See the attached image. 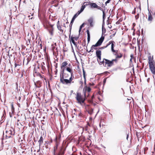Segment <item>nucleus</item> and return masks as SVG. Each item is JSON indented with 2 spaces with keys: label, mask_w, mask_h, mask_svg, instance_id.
Segmentation results:
<instances>
[{
  "label": "nucleus",
  "mask_w": 155,
  "mask_h": 155,
  "mask_svg": "<svg viewBox=\"0 0 155 155\" xmlns=\"http://www.w3.org/2000/svg\"><path fill=\"white\" fill-rule=\"evenodd\" d=\"M87 124V125H89V126H90V125L89 123H88Z\"/></svg>",
  "instance_id": "nucleus-57"
},
{
  "label": "nucleus",
  "mask_w": 155,
  "mask_h": 155,
  "mask_svg": "<svg viewBox=\"0 0 155 155\" xmlns=\"http://www.w3.org/2000/svg\"><path fill=\"white\" fill-rule=\"evenodd\" d=\"M73 38H74V39L76 41H77L78 38V37H73Z\"/></svg>",
  "instance_id": "nucleus-40"
},
{
  "label": "nucleus",
  "mask_w": 155,
  "mask_h": 155,
  "mask_svg": "<svg viewBox=\"0 0 155 155\" xmlns=\"http://www.w3.org/2000/svg\"><path fill=\"white\" fill-rule=\"evenodd\" d=\"M66 70L70 73L71 74V76L72 77L73 76V72H72L71 69L67 67L66 68Z\"/></svg>",
  "instance_id": "nucleus-21"
},
{
  "label": "nucleus",
  "mask_w": 155,
  "mask_h": 155,
  "mask_svg": "<svg viewBox=\"0 0 155 155\" xmlns=\"http://www.w3.org/2000/svg\"><path fill=\"white\" fill-rule=\"evenodd\" d=\"M83 77L84 78V79H85V71L84 69H83Z\"/></svg>",
  "instance_id": "nucleus-34"
},
{
  "label": "nucleus",
  "mask_w": 155,
  "mask_h": 155,
  "mask_svg": "<svg viewBox=\"0 0 155 155\" xmlns=\"http://www.w3.org/2000/svg\"><path fill=\"white\" fill-rule=\"evenodd\" d=\"M40 146H39V149L37 151V152H38L39 151H40Z\"/></svg>",
  "instance_id": "nucleus-46"
},
{
  "label": "nucleus",
  "mask_w": 155,
  "mask_h": 155,
  "mask_svg": "<svg viewBox=\"0 0 155 155\" xmlns=\"http://www.w3.org/2000/svg\"><path fill=\"white\" fill-rule=\"evenodd\" d=\"M133 55H132V54H131V55H130V57H131V58H133Z\"/></svg>",
  "instance_id": "nucleus-50"
},
{
  "label": "nucleus",
  "mask_w": 155,
  "mask_h": 155,
  "mask_svg": "<svg viewBox=\"0 0 155 155\" xmlns=\"http://www.w3.org/2000/svg\"><path fill=\"white\" fill-rule=\"evenodd\" d=\"M85 8V6H84L83 5H82L80 10H79L78 11V13L80 14L81 12H82L83 11V10H84Z\"/></svg>",
  "instance_id": "nucleus-25"
},
{
  "label": "nucleus",
  "mask_w": 155,
  "mask_h": 155,
  "mask_svg": "<svg viewBox=\"0 0 155 155\" xmlns=\"http://www.w3.org/2000/svg\"><path fill=\"white\" fill-rule=\"evenodd\" d=\"M11 108L12 113H13L15 111V109L13 104H12L11 105Z\"/></svg>",
  "instance_id": "nucleus-32"
},
{
  "label": "nucleus",
  "mask_w": 155,
  "mask_h": 155,
  "mask_svg": "<svg viewBox=\"0 0 155 155\" xmlns=\"http://www.w3.org/2000/svg\"><path fill=\"white\" fill-rule=\"evenodd\" d=\"M72 77L71 76L69 79L60 78V79L61 82L62 84L67 85H70L72 82L73 83V81L72 82Z\"/></svg>",
  "instance_id": "nucleus-2"
},
{
  "label": "nucleus",
  "mask_w": 155,
  "mask_h": 155,
  "mask_svg": "<svg viewBox=\"0 0 155 155\" xmlns=\"http://www.w3.org/2000/svg\"><path fill=\"white\" fill-rule=\"evenodd\" d=\"M117 58L116 57L115 59H113L111 61L113 62V64L114 63V62H115L116 63H117Z\"/></svg>",
  "instance_id": "nucleus-30"
},
{
  "label": "nucleus",
  "mask_w": 155,
  "mask_h": 155,
  "mask_svg": "<svg viewBox=\"0 0 155 155\" xmlns=\"http://www.w3.org/2000/svg\"><path fill=\"white\" fill-rule=\"evenodd\" d=\"M136 135H137V136H138V134H136Z\"/></svg>",
  "instance_id": "nucleus-59"
},
{
  "label": "nucleus",
  "mask_w": 155,
  "mask_h": 155,
  "mask_svg": "<svg viewBox=\"0 0 155 155\" xmlns=\"http://www.w3.org/2000/svg\"><path fill=\"white\" fill-rule=\"evenodd\" d=\"M15 134V131L13 128H11L8 130L6 131L5 137L7 138H9L11 137V135H14Z\"/></svg>",
  "instance_id": "nucleus-4"
},
{
  "label": "nucleus",
  "mask_w": 155,
  "mask_h": 155,
  "mask_svg": "<svg viewBox=\"0 0 155 155\" xmlns=\"http://www.w3.org/2000/svg\"><path fill=\"white\" fill-rule=\"evenodd\" d=\"M105 48H104V47H101V48H100V49H104Z\"/></svg>",
  "instance_id": "nucleus-48"
},
{
  "label": "nucleus",
  "mask_w": 155,
  "mask_h": 155,
  "mask_svg": "<svg viewBox=\"0 0 155 155\" xmlns=\"http://www.w3.org/2000/svg\"><path fill=\"white\" fill-rule=\"evenodd\" d=\"M62 70L61 71V74H64V70H65V68H62V69H61Z\"/></svg>",
  "instance_id": "nucleus-38"
},
{
  "label": "nucleus",
  "mask_w": 155,
  "mask_h": 155,
  "mask_svg": "<svg viewBox=\"0 0 155 155\" xmlns=\"http://www.w3.org/2000/svg\"><path fill=\"white\" fill-rule=\"evenodd\" d=\"M94 97V95H92V97L93 98Z\"/></svg>",
  "instance_id": "nucleus-55"
},
{
  "label": "nucleus",
  "mask_w": 155,
  "mask_h": 155,
  "mask_svg": "<svg viewBox=\"0 0 155 155\" xmlns=\"http://www.w3.org/2000/svg\"><path fill=\"white\" fill-rule=\"evenodd\" d=\"M64 153V152H60L58 155H63Z\"/></svg>",
  "instance_id": "nucleus-43"
},
{
  "label": "nucleus",
  "mask_w": 155,
  "mask_h": 155,
  "mask_svg": "<svg viewBox=\"0 0 155 155\" xmlns=\"http://www.w3.org/2000/svg\"><path fill=\"white\" fill-rule=\"evenodd\" d=\"M88 21L91 27H93L94 26L93 18H91L88 20Z\"/></svg>",
  "instance_id": "nucleus-10"
},
{
  "label": "nucleus",
  "mask_w": 155,
  "mask_h": 155,
  "mask_svg": "<svg viewBox=\"0 0 155 155\" xmlns=\"http://www.w3.org/2000/svg\"><path fill=\"white\" fill-rule=\"evenodd\" d=\"M149 12L148 13V20L149 21H151L153 20V17H152V15L150 13L149 10L148 9Z\"/></svg>",
  "instance_id": "nucleus-16"
},
{
  "label": "nucleus",
  "mask_w": 155,
  "mask_h": 155,
  "mask_svg": "<svg viewBox=\"0 0 155 155\" xmlns=\"http://www.w3.org/2000/svg\"><path fill=\"white\" fill-rule=\"evenodd\" d=\"M8 55H9V52L8 53Z\"/></svg>",
  "instance_id": "nucleus-64"
},
{
  "label": "nucleus",
  "mask_w": 155,
  "mask_h": 155,
  "mask_svg": "<svg viewBox=\"0 0 155 155\" xmlns=\"http://www.w3.org/2000/svg\"><path fill=\"white\" fill-rule=\"evenodd\" d=\"M41 82L39 81H37L36 82H34V84L35 87H36L39 88L41 87Z\"/></svg>",
  "instance_id": "nucleus-12"
},
{
  "label": "nucleus",
  "mask_w": 155,
  "mask_h": 155,
  "mask_svg": "<svg viewBox=\"0 0 155 155\" xmlns=\"http://www.w3.org/2000/svg\"><path fill=\"white\" fill-rule=\"evenodd\" d=\"M69 74L66 73L63 74L62 76L61 75L60 78L69 79Z\"/></svg>",
  "instance_id": "nucleus-11"
},
{
  "label": "nucleus",
  "mask_w": 155,
  "mask_h": 155,
  "mask_svg": "<svg viewBox=\"0 0 155 155\" xmlns=\"http://www.w3.org/2000/svg\"><path fill=\"white\" fill-rule=\"evenodd\" d=\"M71 33H70L69 35V38H70V41L71 42H72V43L75 46H77V45L76 43L74 41V38H73V36H71V37L70 36Z\"/></svg>",
  "instance_id": "nucleus-14"
},
{
  "label": "nucleus",
  "mask_w": 155,
  "mask_h": 155,
  "mask_svg": "<svg viewBox=\"0 0 155 155\" xmlns=\"http://www.w3.org/2000/svg\"><path fill=\"white\" fill-rule=\"evenodd\" d=\"M90 8H96L103 11H105L101 7L98 6L95 3H91L90 4Z\"/></svg>",
  "instance_id": "nucleus-6"
},
{
  "label": "nucleus",
  "mask_w": 155,
  "mask_h": 155,
  "mask_svg": "<svg viewBox=\"0 0 155 155\" xmlns=\"http://www.w3.org/2000/svg\"><path fill=\"white\" fill-rule=\"evenodd\" d=\"M74 111H75V112H73V114H74L75 116H76V112L77 111H76L75 110V109H74ZM72 113H73V112H72Z\"/></svg>",
  "instance_id": "nucleus-42"
},
{
  "label": "nucleus",
  "mask_w": 155,
  "mask_h": 155,
  "mask_svg": "<svg viewBox=\"0 0 155 155\" xmlns=\"http://www.w3.org/2000/svg\"><path fill=\"white\" fill-rule=\"evenodd\" d=\"M93 49H97V48H96L95 47H94V48H93ZM93 50H92V51H93Z\"/></svg>",
  "instance_id": "nucleus-51"
},
{
  "label": "nucleus",
  "mask_w": 155,
  "mask_h": 155,
  "mask_svg": "<svg viewBox=\"0 0 155 155\" xmlns=\"http://www.w3.org/2000/svg\"><path fill=\"white\" fill-rule=\"evenodd\" d=\"M105 59L104 58L103 60H102L101 59V58H100V59H99V58H98L97 61L100 65H102L103 64V65H104V62L105 61Z\"/></svg>",
  "instance_id": "nucleus-17"
},
{
  "label": "nucleus",
  "mask_w": 155,
  "mask_h": 155,
  "mask_svg": "<svg viewBox=\"0 0 155 155\" xmlns=\"http://www.w3.org/2000/svg\"><path fill=\"white\" fill-rule=\"evenodd\" d=\"M87 41L88 42H89L90 41V33L89 31L88 30H87Z\"/></svg>",
  "instance_id": "nucleus-26"
},
{
  "label": "nucleus",
  "mask_w": 155,
  "mask_h": 155,
  "mask_svg": "<svg viewBox=\"0 0 155 155\" xmlns=\"http://www.w3.org/2000/svg\"><path fill=\"white\" fill-rule=\"evenodd\" d=\"M128 134H127V139L128 138Z\"/></svg>",
  "instance_id": "nucleus-52"
},
{
  "label": "nucleus",
  "mask_w": 155,
  "mask_h": 155,
  "mask_svg": "<svg viewBox=\"0 0 155 155\" xmlns=\"http://www.w3.org/2000/svg\"><path fill=\"white\" fill-rule=\"evenodd\" d=\"M43 138L42 136H41L39 140L38 141V142L39 143V146H40V147L41 145L42 144L43 142Z\"/></svg>",
  "instance_id": "nucleus-20"
},
{
  "label": "nucleus",
  "mask_w": 155,
  "mask_h": 155,
  "mask_svg": "<svg viewBox=\"0 0 155 155\" xmlns=\"http://www.w3.org/2000/svg\"><path fill=\"white\" fill-rule=\"evenodd\" d=\"M43 118H45V117H43Z\"/></svg>",
  "instance_id": "nucleus-63"
},
{
  "label": "nucleus",
  "mask_w": 155,
  "mask_h": 155,
  "mask_svg": "<svg viewBox=\"0 0 155 155\" xmlns=\"http://www.w3.org/2000/svg\"><path fill=\"white\" fill-rule=\"evenodd\" d=\"M73 91H71V92H73Z\"/></svg>",
  "instance_id": "nucleus-62"
},
{
  "label": "nucleus",
  "mask_w": 155,
  "mask_h": 155,
  "mask_svg": "<svg viewBox=\"0 0 155 155\" xmlns=\"http://www.w3.org/2000/svg\"><path fill=\"white\" fill-rule=\"evenodd\" d=\"M84 79V84H86V78H85V79Z\"/></svg>",
  "instance_id": "nucleus-45"
},
{
  "label": "nucleus",
  "mask_w": 155,
  "mask_h": 155,
  "mask_svg": "<svg viewBox=\"0 0 155 155\" xmlns=\"http://www.w3.org/2000/svg\"><path fill=\"white\" fill-rule=\"evenodd\" d=\"M116 24H118V22L117 21V22H116Z\"/></svg>",
  "instance_id": "nucleus-54"
},
{
  "label": "nucleus",
  "mask_w": 155,
  "mask_h": 155,
  "mask_svg": "<svg viewBox=\"0 0 155 155\" xmlns=\"http://www.w3.org/2000/svg\"><path fill=\"white\" fill-rule=\"evenodd\" d=\"M115 55L116 56V58L117 59L120 58L122 56V54L121 53H119L118 54L116 53L115 54Z\"/></svg>",
  "instance_id": "nucleus-24"
},
{
  "label": "nucleus",
  "mask_w": 155,
  "mask_h": 155,
  "mask_svg": "<svg viewBox=\"0 0 155 155\" xmlns=\"http://www.w3.org/2000/svg\"><path fill=\"white\" fill-rule=\"evenodd\" d=\"M110 1L111 0H107L105 3V5H107V4L109 3Z\"/></svg>",
  "instance_id": "nucleus-39"
},
{
  "label": "nucleus",
  "mask_w": 155,
  "mask_h": 155,
  "mask_svg": "<svg viewBox=\"0 0 155 155\" xmlns=\"http://www.w3.org/2000/svg\"><path fill=\"white\" fill-rule=\"evenodd\" d=\"M89 95V94H88L87 96H88Z\"/></svg>",
  "instance_id": "nucleus-61"
},
{
  "label": "nucleus",
  "mask_w": 155,
  "mask_h": 155,
  "mask_svg": "<svg viewBox=\"0 0 155 155\" xmlns=\"http://www.w3.org/2000/svg\"><path fill=\"white\" fill-rule=\"evenodd\" d=\"M136 135H137V136H138V134H136Z\"/></svg>",
  "instance_id": "nucleus-60"
},
{
  "label": "nucleus",
  "mask_w": 155,
  "mask_h": 155,
  "mask_svg": "<svg viewBox=\"0 0 155 155\" xmlns=\"http://www.w3.org/2000/svg\"><path fill=\"white\" fill-rule=\"evenodd\" d=\"M80 14H79L78 13V12L77 13H76V14H75L74 15V16L72 18H73L74 19V20H75V18Z\"/></svg>",
  "instance_id": "nucleus-29"
},
{
  "label": "nucleus",
  "mask_w": 155,
  "mask_h": 155,
  "mask_svg": "<svg viewBox=\"0 0 155 155\" xmlns=\"http://www.w3.org/2000/svg\"><path fill=\"white\" fill-rule=\"evenodd\" d=\"M40 46H41V47L42 46V45L41 44H40Z\"/></svg>",
  "instance_id": "nucleus-56"
},
{
  "label": "nucleus",
  "mask_w": 155,
  "mask_h": 155,
  "mask_svg": "<svg viewBox=\"0 0 155 155\" xmlns=\"http://www.w3.org/2000/svg\"><path fill=\"white\" fill-rule=\"evenodd\" d=\"M63 26L65 27H66V26H65V23H64L63 24Z\"/></svg>",
  "instance_id": "nucleus-49"
},
{
  "label": "nucleus",
  "mask_w": 155,
  "mask_h": 155,
  "mask_svg": "<svg viewBox=\"0 0 155 155\" xmlns=\"http://www.w3.org/2000/svg\"><path fill=\"white\" fill-rule=\"evenodd\" d=\"M84 23H83L80 26V27L79 29V32H80V31H81V28L84 27Z\"/></svg>",
  "instance_id": "nucleus-31"
},
{
  "label": "nucleus",
  "mask_w": 155,
  "mask_h": 155,
  "mask_svg": "<svg viewBox=\"0 0 155 155\" xmlns=\"http://www.w3.org/2000/svg\"><path fill=\"white\" fill-rule=\"evenodd\" d=\"M74 19L73 18H72V20H71V22L70 25V32H71V26H72V24L74 22Z\"/></svg>",
  "instance_id": "nucleus-28"
},
{
  "label": "nucleus",
  "mask_w": 155,
  "mask_h": 155,
  "mask_svg": "<svg viewBox=\"0 0 155 155\" xmlns=\"http://www.w3.org/2000/svg\"><path fill=\"white\" fill-rule=\"evenodd\" d=\"M104 65L105 67H111L114 64L113 62L112 61H110L109 60L107 59H105V61L104 62Z\"/></svg>",
  "instance_id": "nucleus-7"
},
{
  "label": "nucleus",
  "mask_w": 155,
  "mask_h": 155,
  "mask_svg": "<svg viewBox=\"0 0 155 155\" xmlns=\"http://www.w3.org/2000/svg\"><path fill=\"white\" fill-rule=\"evenodd\" d=\"M138 15H139V14H138L137 15L135 16V18H136V19H137L138 18H139Z\"/></svg>",
  "instance_id": "nucleus-44"
},
{
  "label": "nucleus",
  "mask_w": 155,
  "mask_h": 155,
  "mask_svg": "<svg viewBox=\"0 0 155 155\" xmlns=\"http://www.w3.org/2000/svg\"><path fill=\"white\" fill-rule=\"evenodd\" d=\"M49 33L51 35H53V30H49Z\"/></svg>",
  "instance_id": "nucleus-37"
},
{
  "label": "nucleus",
  "mask_w": 155,
  "mask_h": 155,
  "mask_svg": "<svg viewBox=\"0 0 155 155\" xmlns=\"http://www.w3.org/2000/svg\"><path fill=\"white\" fill-rule=\"evenodd\" d=\"M67 63L66 61L63 62L62 63V65L61 66V69H62V68H63L64 67H64L66 66L67 65Z\"/></svg>",
  "instance_id": "nucleus-27"
},
{
  "label": "nucleus",
  "mask_w": 155,
  "mask_h": 155,
  "mask_svg": "<svg viewBox=\"0 0 155 155\" xmlns=\"http://www.w3.org/2000/svg\"><path fill=\"white\" fill-rule=\"evenodd\" d=\"M89 85L90 86H93L94 85V84L93 83L92 84L91 83H89Z\"/></svg>",
  "instance_id": "nucleus-41"
},
{
  "label": "nucleus",
  "mask_w": 155,
  "mask_h": 155,
  "mask_svg": "<svg viewBox=\"0 0 155 155\" xmlns=\"http://www.w3.org/2000/svg\"><path fill=\"white\" fill-rule=\"evenodd\" d=\"M83 130H85L86 131H87L88 130V127L87 126H86L84 129L83 127L82 128Z\"/></svg>",
  "instance_id": "nucleus-33"
},
{
  "label": "nucleus",
  "mask_w": 155,
  "mask_h": 155,
  "mask_svg": "<svg viewBox=\"0 0 155 155\" xmlns=\"http://www.w3.org/2000/svg\"><path fill=\"white\" fill-rule=\"evenodd\" d=\"M15 68L17 67V68H18V69H19V67L20 66V65L18 64H17L16 63H15Z\"/></svg>",
  "instance_id": "nucleus-35"
},
{
  "label": "nucleus",
  "mask_w": 155,
  "mask_h": 155,
  "mask_svg": "<svg viewBox=\"0 0 155 155\" xmlns=\"http://www.w3.org/2000/svg\"><path fill=\"white\" fill-rule=\"evenodd\" d=\"M105 17V11H103V23H102V28H104V25Z\"/></svg>",
  "instance_id": "nucleus-18"
},
{
  "label": "nucleus",
  "mask_w": 155,
  "mask_h": 155,
  "mask_svg": "<svg viewBox=\"0 0 155 155\" xmlns=\"http://www.w3.org/2000/svg\"><path fill=\"white\" fill-rule=\"evenodd\" d=\"M102 33H105L106 31V29L105 28H102Z\"/></svg>",
  "instance_id": "nucleus-36"
},
{
  "label": "nucleus",
  "mask_w": 155,
  "mask_h": 155,
  "mask_svg": "<svg viewBox=\"0 0 155 155\" xmlns=\"http://www.w3.org/2000/svg\"><path fill=\"white\" fill-rule=\"evenodd\" d=\"M74 117V116H72V118H73Z\"/></svg>",
  "instance_id": "nucleus-58"
},
{
  "label": "nucleus",
  "mask_w": 155,
  "mask_h": 155,
  "mask_svg": "<svg viewBox=\"0 0 155 155\" xmlns=\"http://www.w3.org/2000/svg\"><path fill=\"white\" fill-rule=\"evenodd\" d=\"M90 4H91V2H85L83 3V5L84 6L85 8L86 6L89 5L90 6Z\"/></svg>",
  "instance_id": "nucleus-23"
},
{
  "label": "nucleus",
  "mask_w": 155,
  "mask_h": 155,
  "mask_svg": "<svg viewBox=\"0 0 155 155\" xmlns=\"http://www.w3.org/2000/svg\"><path fill=\"white\" fill-rule=\"evenodd\" d=\"M93 109L89 107L88 110H87V112L90 115L92 114L93 113Z\"/></svg>",
  "instance_id": "nucleus-22"
},
{
  "label": "nucleus",
  "mask_w": 155,
  "mask_h": 155,
  "mask_svg": "<svg viewBox=\"0 0 155 155\" xmlns=\"http://www.w3.org/2000/svg\"><path fill=\"white\" fill-rule=\"evenodd\" d=\"M149 62L150 69L153 74H155V67L153 64V61L150 56L148 58Z\"/></svg>",
  "instance_id": "nucleus-3"
},
{
  "label": "nucleus",
  "mask_w": 155,
  "mask_h": 155,
  "mask_svg": "<svg viewBox=\"0 0 155 155\" xmlns=\"http://www.w3.org/2000/svg\"><path fill=\"white\" fill-rule=\"evenodd\" d=\"M91 88L87 86H86L85 87H84L83 90V91L85 97H86V92H89L91 91Z\"/></svg>",
  "instance_id": "nucleus-9"
},
{
  "label": "nucleus",
  "mask_w": 155,
  "mask_h": 155,
  "mask_svg": "<svg viewBox=\"0 0 155 155\" xmlns=\"http://www.w3.org/2000/svg\"><path fill=\"white\" fill-rule=\"evenodd\" d=\"M104 38V36H102L95 45H93L91 46V50L89 51H88L87 50V51L88 52H93L94 50H93V51H92L93 48H94V47H96L100 46L103 42Z\"/></svg>",
  "instance_id": "nucleus-1"
},
{
  "label": "nucleus",
  "mask_w": 155,
  "mask_h": 155,
  "mask_svg": "<svg viewBox=\"0 0 155 155\" xmlns=\"http://www.w3.org/2000/svg\"><path fill=\"white\" fill-rule=\"evenodd\" d=\"M114 41H110L107 44L106 46H104V48H107L109 45L111 44V50L113 52H115L116 51L114 49Z\"/></svg>",
  "instance_id": "nucleus-8"
},
{
  "label": "nucleus",
  "mask_w": 155,
  "mask_h": 155,
  "mask_svg": "<svg viewBox=\"0 0 155 155\" xmlns=\"http://www.w3.org/2000/svg\"><path fill=\"white\" fill-rule=\"evenodd\" d=\"M106 81V79H104V83H105Z\"/></svg>",
  "instance_id": "nucleus-47"
},
{
  "label": "nucleus",
  "mask_w": 155,
  "mask_h": 155,
  "mask_svg": "<svg viewBox=\"0 0 155 155\" xmlns=\"http://www.w3.org/2000/svg\"><path fill=\"white\" fill-rule=\"evenodd\" d=\"M132 58H131L130 59V61H132Z\"/></svg>",
  "instance_id": "nucleus-53"
},
{
  "label": "nucleus",
  "mask_w": 155,
  "mask_h": 155,
  "mask_svg": "<svg viewBox=\"0 0 155 155\" xmlns=\"http://www.w3.org/2000/svg\"><path fill=\"white\" fill-rule=\"evenodd\" d=\"M76 116L78 117H81L82 116V114L80 111H77L76 112Z\"/></svg>",
  "instance_id": "nucleus-19"
},
{
  "label": "nucleus",
  "mask_w": 155,
  "mask_h": 155,
  "mask_svg": "<svg viewBox=\"0 0 155 155\" xmlns=\"http://www.w3.org/2000/svg\"><path fill=\"white\" fill-rule=\"evenodd\" d=\"M76 98L78 103L81 104L84 103L85 99H83L81 93L77 92Z\"/></svg>",
  "instance_id": "nucleus-5"
},
{
  "label": "nucleus",
  "mask_w": 155,
  "mask_h": 155,
  "mask_svg": "<svg viewBox=\"0 0 155 155\" xmlns=\"http://www.w3.org/2000/svg\"><path fill=\"white\" fill-rule=\"evenodd\" d=\"M57 28L59 30L62 32H63V30L62 29L61 26L60 25L59 21H58L57 23Z\"/></svg>",
  "instance_id": "nucleus-13"
},
{
  "label": "nucleus",
  "mask_w": 155,
  "mask_h": 155,
  "mask_svg": "<svg viewBox=\"0 0 155 155\" xmlns=\"http://www.w3.org/2000/svg\"><path fill=\"white\" fill-rule=\"evenodd\" d=\"M96 54L98 58L100 59L101 55V51L100 50H98L96 51Z\"/></svg>",
  "instance_id": "nucleus-15"
}]
</instances>
